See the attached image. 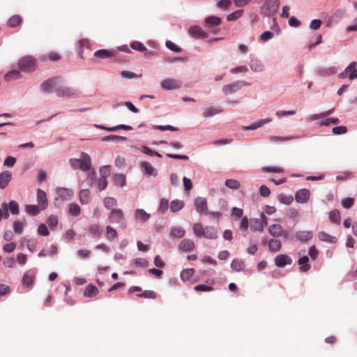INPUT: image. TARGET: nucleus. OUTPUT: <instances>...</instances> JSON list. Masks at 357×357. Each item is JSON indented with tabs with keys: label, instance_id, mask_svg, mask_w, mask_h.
Here are the masks:
<instances>
[{
	"label": "nucleus",
	"instance_id": "nucleus-25",
	"mask_svg": "<svg viewBox=\"0 0 357 357\" xmlns=\"http://www.w3.org/2000/svg\"><path fill=\"white\" fill-rule=\"evenodd\" d=\"M319 239L324 242H327L330 243H336L337 238L335 236H333L324 231H320L317 235Z\"/></svg>",
	"mask_w": 357,
	"mask_h": 357
},
{
	"label": "nucleus",
	"instance_id": "nucleus-32",
	"mask_svg": "<svg viewBox=\"0 0 357 357\" xmlns=\"http://www.w3.org/2000/svg\"><path fill=\"white\" fill-rule=\"evenodd\" d=\"M79 199L82 204H87L90 200V191L87 189L80 190Z\"/></svg>",
	"mask_w": 357,
	"mask_h": 357
},
{
	"label": "nucleus",
	"instance_id": "nucleus-34",
	"mask_svg": "<svg viewBox=\"0 0 357 357\" xmlns=\"http://www.w3.org/2000/svg\"><path fill=\"white\" fill-rule=\"evenodd\" d=\"M281 242L278 239L272 238L268 242V247L269 250L271 252H278L281 248Z\"/></svg>",
	"mask_w": 357,
	"mask_h": 357
},
{
	"label": "nucleus",
	"instance_id": "nucleus-43",
	"mask_svg": "<svg viewBox=\"0 0 357 357\" xmlns=\"http://www.w3.org/2000/svg\"><path fill=\"white\" fill-rule=\"evenodd\" d=\"M264 227L259 221V219H255L251 222L250 229L254 231H262Z\"/></svg>",
	"mask_w": 357,
	"mask_h": 357
},
{
	"label": "nucleus",
	"instance_id": "nucleus-17",
	"mask_svg": "<svg viewBox=\"0 0 357 357\" xmlns=\"http://www.w3.org/2000/svg\"><path fill=\"white\" fill-rule=\"evenodd\" d=\"M189 33L196 38H206L208 36L206 32L203 31V29L198 26H192L189 29Z\"/></svg>",
	"mask_w": 357,
	"mask_h": 357
},
{
	"label": "nucleus",
	"instance_id": "nucleus-39",
	"mask_svg": "<svg viewBox=\"0 0 357 357\" xmlns=\"http://www.w3.org/2000/svg\"><path fill=\"white\" fill-rule=\"evenodd\" d=\"M106 237L108 240H114L118 237L117 231L110 225H107L105 228Z\"/></svg>",
	"mask_w": 357,
	"mask_h": 357
},
{
	"label": "nucleus",
	"instance_id": "nucleus-60",
	"mask_svg": "<svg viewBox=\"0 0 357 357\" xmlns=\"http://www.w3.org/2000/svg\"><path fill=\"white\" fill-rule=\"evenodd\" d=\"M263 172L281 173L284 172V169L280 167H264L262 168Z\"/></svg>",
	"mask_w": 357,
	"mask_h": 357
},
{
	"label": "nucleus",
	"instance_id": "nucleus-8",
	"mask_svg": "<svg viewBox=\"0 0 357 357\" xmlns=\"http://www.w3.org/2000/svg\"><path fill=\"white\" fill-rule=\"evenodd\" d=\"M248 85L244 81H237L234 83L225 85L222 91L225 94H229L241 89L243 86Z\"/></svg>",
	"mask_w": 357,
	"mask_h": 357
},
{
	"label": "nucleus",
	"instance_id": "nucleus-27",
	"mask_svg": "<svg viewBox=\"0 0 357 357\" xmlns=\"http://www.w3.org/2000/svg\"><path fill=\"white\" fill-rule=\"evenodd\" d=\"M68 213L70 216L77 217L81 213V208L76 203H71L68 205Z\"/></svg>",
	"mask_w": 357,
	"mask_h": 357
},
{
	"label": "nucleus",
	"instance_id": "nucleus-61",
	"mask_svg": "<svg viewBox=\"0 0 357 357\" xmlns=\"http://www.w3.org/2000/svg\"><path fill=\"white\" fill-rule=\"evenodd\" d=\"M38 233L40 236H48L50 232L47 227L45 224H40L38 228Z\"/></svg>",
	"mask_w": 357,
	"mask_h": 357
},
{
	"label": "nucleus",
	"instance_id": "nucleus-41",
	"mask_svg": "<svg viewBox=\"0 0 357 357\" xmlns=\"http://www.w3.org/2000/svg\"><path fill=\"white\" fill-rule=\"evenodd\" d=\"M244 266L243 262L238 259H234L231 264V268L236 272L243 271Z\"/></svg>",
	"mask_w": 357,
	"mask_h": 357
},
{
	"label": "nucleus",
	"instance_id": "nucleus-29",
	"mask_svg": "<svg viewBox=\"0 0 357 357\" xmlns=\"http://www.w3.org/2000/svg\"><path fill=\"white\" fill-rule=\"evenodd\" d=\"M249 65L252 70L257 73L263 71L264 68L263 63L257 59H251Z\"/></svg>",
	"mask_w": 357,
	"mask_h": 357
},
{
	"label": "nucleus",
	"instance_id": "nucleus-6",
	"mask_svg": "<svg viewBox=\"0 0 357 357\" xmlns=\"http://www.w3.org/2000/svg\"><path fill=\"white\" fill-rule=\"evenodd\" d=\"M268 232L273 237L283 236L284 238H289V232L284 230L283 227L279 224H272L268 227Z\"/></svg>",
	"mask_w": 357,
	"mask_h": 357
},
{
	"label": "nucleus",
	"instance_id": "nucleus-4",
	"mask_svg": "<svg viewBox=\"0 0 357 357\" xmlns=\"http://www.w3.org/2000/svg\"><path fill=\"white\" fill-rule=\"evenodd\" d=\"M357 66L356 61H352L343 72L339 74L338 77L341 79H344L346 77H349V79H354L357 78V69H356V66Z\"/></svg>",
	"mask_w": 357,
	"mask_h": 357
},
{
	"label": "nucleus",
	"instance_id": "nucleus-40",
	"mask_svg": "<svg viewBox=\"0 0 357 357\" xmlns=\"http://www.w3.org/2000/svg\"><path fill=\"white\" fill-rule=\"evenodd\" d=\"M195 273V269L194 268H186L183 269L180 274L181 279L183 281H187L190 279V277H192Z\"/></svg>",
	"mask_w": 357,
	"mask_h": 357
},
{
	"label": "nucleus",
	"instance_id": "nucleus-48",
	"mask_svg": "<svg viewBox=\"0 0 357 357\" xmlns=\"http://www.w3.org/2000/svg\"><path fill=\"white\" fill-rule=\"evenodd\" d=\"M225 185L230 189L237 190L240 188V183L236 179H227Z\"/></svg>",
	"mask_w": 357,
	"mask_h": 357
},
{
	"label": "nucleus",
	"instance_id": "nucleus-31",
	"mask_svg": "<svg viewBox=\"0 0 357 357\" xmlns=\"http://www.w3.org/2000/svg\"><path fill=\"white\" fill-rule=\"evenodd\" d=\"M185 235V231L181 227H173L170 230V236L175 238H183Z\"/></svg>",
	"mask_w": 357,
	"mask_h": 357
},
{
	"label": "nucleus",
	"instance_id": "nucleus-13",
	"mask_svg": "<svg viewBox=\"0 0 357 357\" xmlns=\"http://www.w3.org/2000/svg\"><path fill=\"white\" fill-rule=\"evenodd\" d=\"M118 53L115 50H99L94 53V56L98 59H104L107 58H112L116 56Z\"/></svg>",
	"mask_w": 357,
	"mask_h": 357
},
{
	"label": "nucleus",
	"instance_id": "nucleus-18",
	"mask_svg": "<svg viewBox=\"0 0 357 357\" xmlns=\"http://www.w3.org/2000/svg\"><path fill=\"white\" fill-rule=\"evenodd\" d=\"M12 173L10 171H4L0 174V188L4 189L11 181Z\"/></svg>",
	"mask_w": 357,
	"mask_h": 357
},
{
	"label": "nucleus",
	"instance_id": "nucleus-26",
	"mask_svg": "<svg viewBox=\"0 0 357 357\" xmlns=\"http://www.w3.org/2000/svg\"><path fill=\"white\" fill-rule=\"evenodd\" d=\"M222 112V109L220 107H207L204 109L203 112V116L205 118H208L212 116L215 114H220Z\"/></svg>",
	"mask_w": 357,
	"mask_h": 357
},
{
	"label": "nucleus",
	"instance_id": "nucleus-54",
	"mask_svg": "<svg viewBox=\"0 0 357 357\" xmlns=\"http://www.w3.org/2000/svg\"><path fill=\"white\" fill-rule=\"evenodd\" d=\"M139 297L154 299L157 297V294L151 290H145L142 294L137 295Z\"/></svg>",
	"mask_w": 357,
	"mask_h": 357
},
{
	"label": "nucleus",
	"instance_id": "nucleus-7",
	"mask_svg": "<svg viewBox=\"0 0 357 357\" xmlns=\"http://www.w3.org/2000/svg\"><path fill=\"white\" fill-rule=\"evenodd\" d=\"M55 93L59 97L71 98L76 94V91L70 87L63 86L59 84L55 89Z\"/></svg>",
	"mask_w": 357,
	"mask_h": 357
},
{
	"label": "nucleus",
	"instance_id": "nucleus-23",
	"mask_svg": "<svg viewBox=\"0 0 357 357\" xmlns=\"http://www.w3.org/2000/svg\"><path fill=\"white\" fill-rule=\"evenodd\" d=\"M141 168L144 172L148 176H157V170L153 167V166L148 162H142L140 164Z\"/></svg>",
	"mask_w": 357,
	"mask_h": 357
},
{
	"label": "nucleus",
	"instance_id": "nucleus-15",
	"mask_svg": "<svg viewBox=\"0 0 357 357\" xmlns=\"http://www.w3.org/2000/svg\"><path fill=\"white\" fill-rule=\"evenodd\" d=\"M203 237L207 239H216L218 237V229L213 226L205 227Z\"/></svg>",
	"mask_w": 357,
	"mask_h": 357
},
{
	"label": "nucleus",
	"instance_id": "nucleus-21",
	"mask_svg": "<svg viewBox=\"0 0 357 357\" xmlns=\"http://www.w3.org/2000/svg\"><path fill=\"white\" fill-rule=\"evenodd\" d=\"M56 192L59 196L65 200H70L74 195L72 190L66 188H59Z\"/></svg>",
	"mask_w": 357,
	"mask_h": 357
},
{
	"label": "nucleus",
	"instance_id": "nucleus-44",
	"mask_svg": "<svg viewBox=\"0 0 357 357\" xmlns=\"http://www.w3.org/2000/svg\"><path fill=\"white\" fill-rule=\"evenodd\" d=\"M278 200L284 204L289 205L294 200L292 195H287L285 194H280L278 197Z\"/></svg>",
	"mask_w": 357,
	"mask_h": 357
},
{
	"label": "nucleus",
	"instance_id": "nucleus-9",
	"mask_svg": "<svg viewBox=\"0 0 357 357\" xmlns=\"http://www.w3.org/2000/svg\"><path fill=\"white\" fill-rule=\"evenodd\" d=\"M195 249V244L193 240L189 238L183 239L178 246V250L181 252H192Z\"/></svg>",
	"mask_w": 357,
	"mask_h": 357
},
{
	"label": "nucleus",
	"instance_id": "nucleus-55",
	"mask_svg": "<svg viewBox=\"0 0 357 357\" xmlns=\"http://www.w3.org/2000/svg\"><path fill=\"white\" fill-rule=\"evenodd\" d=\"M271 120V119H266V120H260L253 124H252L251 126L247 127L245 129L246 130H255V129H257L261 126H262L264 124H265L266 123H268V122H270Z\"/></svg>",
	"mask_w": 357,
	"mask_h": 357
},
{
	"label": "nucleus",
	"instance_id": "nucleus-63",
	"mask_svg": "<svg viewBox=\"0 0 357 357\" xmlns=\"http://www.w3.org/2000/svg\"><path fill=\"white\" fill-rule=\"evenodd\" d=\"M166 47L173 51V52H181V48H180L179 47H178L175 43H174L173 42L170 41V40H167L166 42Z\"/></svg>",
	"mask_w": 357,
	"mask_h": 357
},
{
	"label": "nucleus",
	"instance_id": "nucleus-16",
	"mask_svg": "<svg viewBox=\"0 0 357 357\" xmlns=\"http://www.w3.org/2000/svg\"><path fill=\"white\" fill-rule=\"evenodd\" d=\"M275 265L278 267H284L286 265H289L292 263L290 257L286 255H279L275 258Z\"/></svg>",
	"mask_w": 357,
	"mask_h": 357
},
{
	"label": "nucleus",
	"instance_id": "nucleus-50",
	"mask_svg": "<svg viewBox=\"0 0 357 357\" xmlns=\"http://www.w3.org/2000/svg\"><path fill=\"white\" fill-rule=\"evenodd\" d=\"M104 206L108 209H113L116 205V200L112 197H106L103 201Z\"/></svg>",
	"mask_w": 357,
	"mask_h": 357
},
{
	"label": "nucleus",
	"instance_id": "nucleus-10",
	"mask_svg": "<svg viewBox=\"0 0 357 357\" xmlns=\"http://www.w3.org/2000/svg\"><path fill=\"white\" fill-rule=\"evenodd\" d=\"M310 197V192L306 188L298 190L295 195V200L300 204L307 202Z\"/></svg>",
	"mask_w": 357,
	"mask_h": 357
},
{
	"label": "nucleus",
	"instance_id": "nucleus-46",
	"mask_svg": "<svg viewBox=\"0 0 357 357\" xmlns=\"http://www.w3.org/2000/svg\"><path fill=\"white\" fill-rule=\"evenodd\" d=\"M193 233L197 237H202L204 231V227L200 223H195L192 227Z\"/></svg>",
	"mask_w": 357,
	"mask_h": 357
},
{
	"label": "nucleus",
	"instance_id": "nucleus-14",
	"mask_svg": "<svg viewBox=\"0 0 357 357\" xmlns=\"http://www.w3.org/2000/svg\"><path fill=\"white\" fill-rule=\"evenodd\" d=\"M222 22L221 18L217 16H209L205 18L204 24L208 29H213Z\"/></svg>",
	"mask_w": 357,
	"mask_h": 357
},
{
	"label": "nucleus",
	"instance_id": "nucleus-64",
	"mask_svg": "<svg viewBox=\"0 0 357 357\" xmlns=\"http://www.w3.org/2000/svg\"><path fill=\"white\" fill-rule=\"evenodd\" d=\"M340 122L337 118H328L320 122L321 126H328L330 123L337 124Z\"/></svg>",
	"mask_w": 357,
	"mask_h": 357
},
{
	"label": "nucleus",
	"instance_id": "nucleus-30",
	"mask_svg": "<svg viewBox=\"0 0 357 357\" xmlns=\"http://www.w3.org/2000/svg\"><path fill=\"white\" fill-rule=\"evenodd\" d=\"M96 126L98 128H100V129H102V130H107V131H116V130H120V129H123V130H132V126H127V125H119V126H114V127H105V126Z\"/></svg>",
	"mask_w": 357,
	"mask_h": 357
},
{
	"label": "nucleus",
	"instance_id": "nucleus-56",
	"mask_svg": "<svg viewBox=\"0 0 357 357\" xmlns=\"http://www.w3.org/2000/svg\"><path fill=\"white\" fill-rule=\"evenodd\" d=\"M130 45L133 50L139 52H144L146 50L144 44L139 41L132 42Z\"/></svg>",
	"mask_w": 357,
	"mask_h": 357
},
{
	"label": "nucleus",
	"instance_id": "nucleus-62",
	"mask_svg": "<svg viewBox=\"0 0 357 357\" xmlns=\"http://www.w3.org/2000/svg\"><path fill=\"white\" fill-rule=\"evenodd\" d=\"M334 135H342L347 132V128L344 126L334 127L332 130Z\"/></svg>",
	"mask_w": 357,
	"mask_h": 357
},
{
	"label": "nucleus",
	"instance_id": "nucleus-22",
	"mask_svg": "<svg viewBox=\"0 0 357 357\" xmlns=\"http://www.w3.org/2000/svg\"><path fill=\"white\" fill-rule=\"evenodd\" d=\"M280 2L278 0H267L265 3V6L268 10V14L271 15L278 10Z\"/></svg>",
	"mask_w": 357,
	"mask_h": 357
},
{
	"label": "nucleus",
	"instance_id": "nucleus-36",
	"mask_svg": "<svg viewBox=\"0 0 357 357\" xmlns=\"http://www.w3.org/2000/svg\"><path fill=\"white\" fill-rule=\"evenodd\" d=\"M35 275L31 271H27L24 273L22 282L24 285L30 286L33 284L34 281Z\"/></svg>",
	"mask_w": 357,
	"mask_h": 357
},
{
	"label": "nucleus",
	"instance_id": "nucleus-1",
	"mask_svg": "<svg viewBox=\"0 0 357 357\" xmlns=\"http://www.w3.org/2000/svg\"><path fill=\"white\" fill-rule=\"evenodd\" d=\"M69 164L73 169H80L83 172H86L91 169V160L87 153L82 152L81 153V158H71L69 160Z\"/></svg>",
	"mask_w": 357,
	"mask_h": 357
},
{
	"label": "nucleus",
	"instance_id": "nucleus-59",
	"mask_svg": "<svg viewBox=\"0 0 357 357\" xmlns=\"http://www.w3.org/2000/svg\"><path fill=\"white\" fill-rule=\"evenodd\" d=\"M84 47H90V42L88 39H82L79 41V47L78 50V53L82 56L83 53Z\"/></svg>",
	"mask_w": 357,
	"mask_h": 357
},
{
	"label": "nucleus",
	"instance_id": "nucleus-53",
	"mask_svg": "<svg viewBox=\"0 0 357 357\" xmlns=\"http://www.w3.org/2000/svg\"><path fill=\"white\" fill-rule=\"evenodd\" d=\"M169 208V202L165 198H162L160 199V205L158 210L160 213H165Z\"/></svg>",
	"mask_w": 357,
	"mask_h": 357
},
{
	"label": "nucleus",
	"instance_id": "nucleus-35",
	"mask_svg": "<svg viewBox=\"0 0 357 357\" xmlns=\"http://www.w3.org/2000/svg\"><path fill=\"white\" fill-rule=\"evenodd\" d=\"M184 206V202L182 200H173L169 205L170 210L172 212H177L181 210Z\"/></svg>",
	"mask_w": 357,
	"mask_h": 357
},
{
	"label": "nucleus",
	"instance_id": "nucleus-28",
	"mask_svg": "<svg viewBox=\"0 0 357 357\" xmlns=\"http://www.w3.org/2000/svg\"><path fill=\"white\" fill-rule=\"evenodd\" d=\"M98 288L95 285L90 284L86 286V287L84 291V296L85 297L91 298V297L96 296L98 294Z\"/></svg>",
	"mask_w": 357,
	"mask_h": 357
},
{
	"label": "nucleus",
	"instance_id": "nucleus-57",
	"mask_svg": "<svg viewBox=\"0 0 357 357\" xmlns=\"http://www.w3.org/2000/svg\"><path fill=\"white\" fill-rule=\"evenodd\" d=\"M133 264L139 267H147L149 265L148 261L145 258H137L133 260Z\"/></svg>",
	"mask_w": 357,
	"mask_h": 357
},
{
	"label": "nucleus",
	"instance_id": "nucleus-49",
	"mask_svg": "<svg viewBox=\"0 0 357 357\" xmlns=\"http://www.w3.org/2000/svg\"><path fill=\"white\" fill-rule=\"evenodd\" d=\"M7 206L12 214L17 215L19 213V205L16 201H10Z\"/></svg>",
	"mask_w": 357,
	"mask_h": 357
},
{
	"label": "nucleus",
	"instance_id": "nucleus-37",
	"mask_svg": "<svg viewBox=\"0 0 357 357\" xmlns=\"http://www.w3.org/2000/svg\"><path fill=\"white\" fill-rule=\"evenodd\" d=\"M309 258L307 256H304L298 259V264L300 265V269L303 272H306L310 268V266L308 264Z\"/></svg>",
	"mask_w": 357,
	"mask_h": 357
},
{
	"label": "nucleus",
	"instance_id": "nucleus-51",
	"mask_svg": "<svg viewBox=\"0 0 357 357\" xmlns=\"http://www.w3.org/2000/svg\"><path fill=\"white\" fill-rule=\"evenodd\" d=\"M47 223L50 229L54 230L58 225L57 217L54 215H50L47 220Z\"/></svg>",
	"mask_w": 357,
	"mask_h": 357
},
{
	"label": "nucleus",
	"instance_id": "nucleus-5",
	"mask_svg": "<svg viewBox=\"0 0 357 357\" xmlns=\"http://www.w3.org/2000/svg\"><path fill=\"white\" fill-rule=\"evenodd\" d=\"M160 86L165 90L177 89L181 87L182 82L177 79L166 78L160 82Z\"/></svg>",
	"mask_w": 357,
	"mask_h": 357
},
{
	"label": "nucleus",
	"instance_id": "nucleus-33",
	"mask_svg": "<svg viewBox=\"0 0 357 357\" xmlns=\"http://www.w3.org/2000/svg\"><path fill=\"white\" fill-rule=\"evenodd\" d=\"M22 22V18L20 15H13L9 18L7 25L10 27H16L20 26Z\"/></svg>",
	"mask_w": 357,
	"mask_h": 357
},
{
	"label": "nucleus",
	"instance_id": "nucleus-2",
	"mask_svg": "<svg viewBox=\"0 0 357 357\" xmlns=\"http://www.w3.org/2000/svg\"><path fill=\"white\" fill-rule=\"evenodd\" d=\"M19 67L24 72L33 71L36 68V59L30 56H24L20 60Z\"/></svg>",
	"mask_w": 357,
	"mask_h": 357
},
{
	"label": "nucleus",
	"instance_id": "nucleus-12",
	"mask_svg": "<svg viewBox=\"0 0 357 357\" xmlns=\"http://www.w3.org/2000/svg\"><path fill=\"white\" fill-rule=\"evenodd\" d=\"M195 206L199 213H206L208 211L207 201L204 197H197L195 200Z\"/></svg>",
	"mask_w": 357,
	"mask_h": 357
},
{
	"label": "nucleus",
	"instance_id": "nucleus-45",
	"mask_svg": "<svg viewBox=\"0 0 357 357\" xmlns=\"http://www.w3.org/2000/svg\"><path fill=\"white\" fill-rule=\"evenodd\" d=\"M40 206L36 205H27L26 206V211L27 213L31 215H37L40 211Z\"/></svg>",
	"mask_w": 357,
	"mask_h": 357
},
{
	"label": "nucleus",
	"instance_id": "nucleus-19",
	"mask_svg": "<svg viewBox=\"0 0 357 357\" xmlns=\"http://www.w3.org/2000/svg\"><path fill=\"white\" fill-rule=\"evenodd\" d=\"M134 217L136 220L144 222L150 218L151 215L146 213L144 209L137 208L135 211Z\"/></svg>",
	"mask_w": 357,
	"mask_h": 357
},
{
	"label": "nucleus",
	"instance_id": "nucleus-24",
	"mask_svg": "<svg viewBox=\"0 0 357 357\" xmlns=\"http://www.w3.org/2000/svg\"><path fill=\"white\" fill-rule=\"evenodd\" d=\"M295 237L298 241L307 242L312 238V232L310 231H299L296 233Z\"/></svg>",
	"mask_w": 357,
	"mask_h": 357
},
{
	"label": "nucleus",
	"instance_id": "nucleus-3",
	"mask_svg": "<svg viewBox=\"0 0 357 357\" xmlns=\"http://www.w3.org/2000/svg\"><path fill=\"white\" fill-rule=\"evenodd\" d=\"M59 84V77H55L43 82L40 85V88L43 92L52 93L53 91L55 92V89Z\"/></svg>",
	"mask_w": 357,
	"mask_h": 357
},
{
	"label": "nucleus",
	"instance_id": "nucleus-52",
	"mask_svg": "<svg viewBox=\"0 0 357 357\" xmlns=\"http://www.w3.org/2000/svg\"><path fill=\"white\" fill-rule=\"evenodd\" d=\"M114 181L116 185L123 186L126 184V177L123 174H115L114 176Z\"/></svg>",
	"mask_w": 357,
	"mask_h": 357
},
{
	"label": "nucleus",
	"instance_id": "nucleus-47",
	"mask_svg": "<svg viewBox=\"0 0 357 357\" xmlns=\"http://www.w3.org/2000/svg\"><path fill=\"white\" fill-rule=\"evenodd\" d=\"M243 14V10H237L227 16V21H235L240 18Z\"/></svg>",
	"mask_w": 357,
	"mask_h": 357
},
{
	"label": "nucleus",
	"instance_id": "nucleus-42",
	"mask_svg": "<svg viewBox=\"0 0 357 357\" xmlns=\"http://www.w3.org/2000/svg\"><path fill=\"white\" fill-rule=\"evenodd\" d=\"M89 231L93 236H99L102 233V228L98 224H92L89 227Z\"/></svg>",
	"mask_w": 357,
	"mask_h": 357
},
{
	"label": "nucleus",
	"instance_id": "nucleus-38",
	"mask_svg": "<svg viewBox=\"0 0 357 357\" xmlns=\"http://www.w3.org/2000/svg\"><path fill=\"white\" fill-rule=\"evenodd\" d=\"M329 220L331 222L339 224L340 222V213L337 209H334L329 213Z\"/></svg>",
	"mask_w": 357,
	"mask_h": 357
},
{
	"label": "nucleus",
	"instance_id": "nucleus-20",
	"mask_svg": "<svg viewBox=\"0 0 357 357\" xmlns=\"http://www.w3.org/2000/svg\"><path fill=\"white\" fill-rule=\"evenodd\" d=\"M37 201L42 210L47 207V199L46 193L40 189H38L37 191Z\"/></svg>",
	"mask_w": 357,
	"mask_h": 357
},
{
	"label": "nucleus",
	"instance_id": "nucleus-11",
	"mask_svg": "<svg viewBox=\"0 0 357 357\" xmlns=\"http://www.w3.org/2000/svg\"><path fill=\"white\" fill-rule=\"evenodd\" d=\"M123 218L124 213L120 208H113L108 215L109 220L112 223L119 222Z\"/></svg>",
	"mask_w": 357,
	"mask_h": 357
},
{
	"label": "nucleus",
	"instance_id": "nucleus-58",
	"mask_svg": "<svg viewBox=\"0 0 357 357\" xmlns=\"http://www.w3.org/2000/svg\"><path fill=\"white\" fill-rule=\"evenodd\" d=\"M20 73L18 70H12V71H10L9 73H8L5 75V79L7 81H10L11 79H17V78L20 77Z\"/></svg>",
	"mask_w": 357,
	"mask_h": 357
}]
</instances>
